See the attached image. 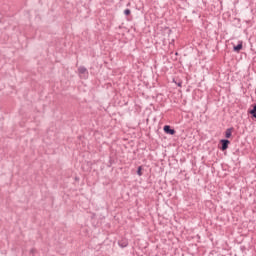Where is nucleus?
Wrapping results in <instances>:
<instances>
[{"label":"nucleus","instance_id":"11","mask_svg":"<svg viewBox=\"0 0 256 256\" xmlns=\"http://www.w3.org/2000/svg\"><path fill=\"white\" fill-rule=\"evenodd\" d=\"M177 85L178 87H181V85H183V82H179Z\"/></svg>","mask_w":256,"mask_h":256},{"label":"nucleus","instance_id":"7","mask_svg":"<svg viewBox=\"0 0 256 256\" xmlns=\"http://www.w3.org/2000/svg\"><path fill=\"white\" fill-rule=\"evenodd\" d=\"M232 135H233V127L226 129V131H225L226 139H231Z\"/></svg>","mask_w":256,"mask_h":256},{"label":"nucleus","instance_id":"9","mask_svg":"<svg viewBox=\"0 0 256 256\" xmlns=\"http://www.w3.org/2000/svg\"><path fill=\"white\" fill-rule=\"evenodd\" d=\"M124 15H126V17H129V15H131V10L129 8L125 9Z\"/></svg>","mask_w":256,"mask_h":256},{"label":"nucleus","instance_id":"4","mask_svg":"<svg viewBox=\"0 0 256 256\" xmlns=\"http://www.w3.org/2000/svg\"><path fill=\"white\" fill-rule=\"evenodd\" d=\"M248 114L251 115L252 119H256V104L252 105V108L248 110Z\"/></svg>","mask_w":256,"mask_h":256},{"label":"nucleus","instance_id":"5","mask_svg":"<svg viewBox=\"0 0 256 256\" xmlns=\"http://www.w3.org/2000/svg\"><path fill=\"white\" fill-rule=\"evenodd\" d=\"M118 245L122 249H125V247H127L129 245V241L127 239H122V240L118 241Z\"/></svg>","mask_w":256,"mask_h":256},{"label":"nucleus","instance_id":"6","mask_svg":"<svg viewBox=\"0 0 256 256\" xmlns=\"http://www.w3.org/2000/svg\"><path fill=\"white\" fill-rule=\"evenodd\" d=\"M79 75H89V71L85 68V66H80L78 68Z\"/></svg>","mask_w":256,"mask_h":256},{"label":"nucleus","instance_id":"8","mask_svg":"<svg viewBox=\"0 0 256 256\" xmlns=\"http://www.w3.org/2000/svg\"><path fill=\"white\" fill-rule=\"evenodd\" d=\"M136 173L139 177H142L143 176V166H138Z\"/></svg>","mask_w":256,"mask_h":256},{"label":"nucleus","instance_id":"10","mask_svg":"<svg viewBox=\"0 0 256 256\" xmlns=\"http://www.w3.org/2000/svg\"><path fill=\"white\" fill-rule=\"evenodd\" d=\"M35 251H37L35 248H32L31 250H30V253L33 255V253H35Z\"/></svg>","mask_w":256,"mask_h":256},{"label":"nucleus","instance_id":"1","mask_svg":"<svg viewBox=\"0 0 256 256\" xmlns=\"http://www.w3.org/2000/svg\"><path fill=\"white\" fill-rule=\"evenodd\" d=\"M229 145H231V141L229 139H221L220 140V151H227L229 149Z\"/></svg>","mask_w":256,"mask_h":256},{"label":"nucleus","instance_id":"12","mask_svg":"<svg viewBox=\"0 0 256 256\" xmlns=\"http://www.w3.org/2000/svg\"><path fill=\"white\" fill-rule=\"evenodd\" d=\"M175 55H176V56L179 55V52H175Z\"/></svg>","mask_w":256,"mask_h":256},{"label":"nucleus","instance_id":"3","mask_svg":"<svg viewBox=\"0 0 256 256\" xmlns=\"http://www.w3.org/2000/svg\"><path fill=\"white\" fill-rule=\"evenodd\" d=\"M243 49V41H239L237 45L233 46L234 53H240Z\"/></svg>","mask_w":256,"mask_h":256},{"label":"nucleus","instance_id":"2","mask_svg":"<svg viewBox=\"0 0 256 256\" xmlns=\"http://www.w3.org/2000/svg\"><path fill=\"white\" fill-rule=\"evenodd\" d=\"M163 131L166 133V135H175V133H177L175 128L171 127V125H165L163 127Z\"/></svg>","mask_w":256,"mask_h":256}]
</instances>
